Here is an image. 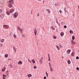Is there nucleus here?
Returning <instances> with one entry per match:
<instances>
[{
  "instance_id": "obj_53",
  "label": "nucleus",
  "mask_w": 79,
  "mask_h": 79,
  "mask_svg": "<svg viewBox=\"0 0 79 79\" xmlns=\"http://www.w3.org/2000/svg\"><path fill=\"white\" fill-rule=\"evenodd\" d=\"M55 5H56V4H55Z\"/></svg>"
},
{
  "instance_id": "obj_30",
  "label": "nucleus",
  "mask_w": 79,
  "mask_h": 79,
  "mask_svg": "<svg viewBox=\"0 0 79 79\" xmlns=\"http://www.w3.org/2000/svg\"><path fill=\"white\" fill-rule=\"evenodd\" d=\"M13 37H15V38H16V35H15V34L13 35Z\"/></svg>"
},
{
  "instance_id": "obj_40",
  "label": "nucleus",
  "mask_w": 79,
  "mask_h": 79,
  "mask_svg": "<svg viewBox=\"0 0 79 79\" xmlns=\"http://www.w3.org/2000/svg\"><path fill=\"white\" fill-rule=\"evenodd\" d=\"M66 27H67L66 26V25H65L64 26V28H66Z\"/></svg>"
},
{
  "instance_id": "obj_35",
  "label": "nucleus",
  "mask_w": 79,
  "mask_h": 79,
  "mask_svg": "<svg viewBox=\"0 0 79 79\" xmlns=\"http://www.w3.org/2000/svg\"><path fill=\"white\" fill-rule=\"evenodd\" d=\"M34 69H36V68H37V67H36L35 66H34Z\"/></svg>"
},
{
  "instance_id": "obj_25",
  "label": "nucleus",
  "mask_w": 79,
  "mask_h": 79,
  "mask_svg": "<svg viewBox=\"0 0 79 79\" xmlns=\"http://www.w3.org/2000/svg\"><path fill=\"white\" fill-rule=\"evenodd\" d=\"M73 40H74V39H75V37L74 36H72V38Z\"/></svg>"
},
{
  "instance_id": "obj_15",
  "label": "nucleus",
  "mask_w": 79,
  "mask_h": 79,
  "mask_svg": "<svg viewBox=\"0 0 79 79\" xmlns=\"http://www.w3.org/2000/svg\"><path fill=\"white\" fill-rule=\"evenodd\" d=\"M6 14L7 15H10V12L8 11H7L6 12Z\"/></svg>"
},
{
  "instance_id": "obj_49",
  "label": "nucleus",
  "mask_w": 79,
  "mask_h": 79,
  "mask_svg": "<svg viewBox=\"0 0 79 79\" xmlns=\"http://www.w3.org/2000/svg\"><path fill=\"white\" fill-rule=\"evenodd\" d=\"M39 16V15L38 14V15H37V16Z\"/></svg>"
},
{
  "instance_id": "obj_13",
  "label": "nucleus",
  "mask_w": 79,
  "mask_h": 79,
  "mask_svg": "<svg viewBox=\"0 0 79 79\" xmlns=\"http://www.w3.org/2000/svg\"><path fill=\"white\" fill-rule=\"evenodd\" d=\"M64 35V33L62 32L60 33V36H63Z\"/></svg>"
},
{
  "instance_id": "obj_12",
  "label": "nucleus",
  "mask_w": 79,
  "mask_h": 79,
  "mask_svg": "<svg viewBox=\"0 0 79 79\" xmlns=\"http://www.w3.org/2000/svg\"><path fill=\"white\" fill-rule=\"evenodd\" d=\"M22 63H23V62H22V61H19L18 62V64H21Z\"/></svg>"
},
{
  "instance_id": "obj_5",
  "label": "nucleus",
  "mask_w": 79,
  "mask_h": 79,
  "mask_svg": "<svg viewBox=\"0 0 79 79\" xmlns=\"http://www.w3.org/2000/svg\"><path fill=\"white\" fill-rule=\"evenodd\" d=\"M13 11H14V9H13L10 10V13H12Z\"/></svg>"
},
{
  "instance_id": "obj_37",
  "label": "nucleus",
  "mask_w": 79,
  "mask_h": 79,
  "mask_svg": "<svg viewBox=\"0 0 79 79\" xmlns=\"http://www.w3.org/2000/svg\"><path fill=\"white\" fill-rule=\"evenodd\" d=\"M28 61H29V62H30V63H32V62H31V60H29V59L28 60Z\"/></svg>"
},
{
  "instance_id": "obj_42",
  "label": "nucleus",
  "mask_w": 79,
  "mask_h": 79,
  "mask_svg": "<svg viewBox=\"0 0 79 79\" xmlns=\"http://www.w3.org/2000/svg\"><path fill=\"white\" fill-rule=\"evenodd\" d=\"M46 77H44V79H46Z\"/></svg>"
},
{
  "instance_id": "obj_36",
  "label": "nucleus",
  "mask_w": 79,
  "mask_h": 79,
  "mask_svg": "<svg viewBox=\"0 0 79 79\" xmlns=\"http://www.w3.org/2000/svg\"><path fill=\"white\" fill-rule=\"evenodd\" d=\"M76 69H77V70H78V71H79V67H77V68H76Z\"/></svg>"
},
{
  "instance_id": "obj_39",
  "label": "nucleus",
  "mask_w": 79,
  "mask_h": 79,
  "mask_svg": "<svg viewBox=\"0 0 79 79\" xmlns=\"http://www.w3.org/2000/svg\"><path fill=\"white\" fill-rule=\"evenodd\" d=\"M59 12L60 13H62V11H61V10H59Z\"/></svg>"
},
{
  "instance_id": "obj_1",
  "label": "nucleus",
  "mask_w": 79,
  "mask_h": 79,
  "mask_svg": "<svg viewBox=\"0 0 79 79\" xmlns=\"http://www.w3.org/2000/svg\"><path fill=\"white\" fill-rule=\"evenodd\" d=\"M9 3L8 4V6L9 8H11L12 7V4L14 3V2L12 0H11L9 1Z\"/></svg>"
},
{
  "instance_id": "obj_22",
  "label": "nucleus",
  "mask_w": 79,
  "mask_h": 79,
  "mask_svg": "<svg viewBox=\"0 0 79 79\" xmlns=\"http://www.w3.org/2000/svg\"><path fill=\"white\" fill-rule=\"evenodd\" d=\"M1 42H4V41H5V40L2 39L1 40Z\"/></svg>"
},
{
  "instance_id": "obj_10",
  "label": "nucleus",
  "mask_w": 79,
  "mask_h": 79,
  "mask_svg": "<svg viewBox=\"0 0 79 79\" xmlns=\"http://www.w3.org/2000/svg\"><path fill=\"white\" fill-rule=\"evenodd\" d=\"M67 53H69H69H70V52H71V50H67Z\"/></svg>"
},
{
  "instance_id": "obj_43",
  "label": "nucleus",
  "mask_w": 79,
  "mask_h": 79,
  "mask_svg": "<svg viewBox=\"0 0 79 79\" xmlns=\"http://www.w3.org/2000/svg\"><path fill=\"white\" fill-rule=\"evenodd\" d=\"M60 46L61 48H62V46H61V45H60Z\"/></svg>"
},
{
  "instance_id": "obj_20",
  "label": "nucleus",
  "mask_w": 79,
  "mask_h": 79,
  "mask_svg": "<svg viewBox=\"0 0 79 79\" xmlns=\"http://www.w3.org/2000/svg\"><path fill=\"white\" fill-rule=\"evenodd\" d=\"M8 54H6L5 55V58H7V57H8Z\"/></svg>"
},
{
  "instance_id": "obj_32",
  "label": "nucleus",
  "mask_w": 79,
  "mask_h": 79,
  "mask_svg": "<svg viewBox=\"0 0 79 79\" xmlns=\"http://www.w3.org/2000/svg\"><path fill=\"white\" fill-rule=\"evenodd\" d=\"M76 59H77V60H79V57L77 56V57H76Z\"/></svg>"
},
{
  "instance_id": "obj_45",
  "label": "nucleus",
  "mask_w": 79,
  "mask_h": 79,
  "mask_svg": "<svg viewBox=\"0 0 79 79\" xmlns=\"http://www.w3.org/2000/svg\"><path fill=\"white\" fill-rule=\"evenodd\" d=\"M48 61H50V59H48Z\"/></svg>"
},
{
  "instance_id": "obj_23",
  "label": "nucleus",
  "mask_w": 79,
  "mask_h": 79,
  "mask_svg": "<svg viewBox=\"0 0 79 79\" xmlns=\"http://www.w3.org/2000/svg\"><path fill=\"white\" fill-rule=\"evenodd\" d=\"M9 66L10 68H13V66L11 64H10L9 65Z\"/></svg>"
},
{
  "instance_id": "obj_9",
  "label": "nucleus",
  "mask_w": 79,
  "mask_h": 79,
  "mask_svg": "<svg viewBox=\"0 0 79 79\" xmlns=\"http://www.w3.org/2000/svg\"><path fill=\"white\" fill-rule=\"evenodd\" d=\"M5 69H6V68L5 67H3V68L2 69V72H3V71H5Z\"/></svg>"
},
{
  "instance_id": "obj_16",
  "label": "nucleus",
  "mask_w": 79,
  "mask_h": 79,
  "mask_svg": "<svg viewBox=\"0 0 79 79\" xmlns=\"http://www.w3.org/2000/svg\"><path fill=\"white\" fill-rule=\"evenodd\" d=\"M27 76L28 77H31L32 76V75L31 74H28L27 75Z\"/></svg>"
},
{
  "instance_id": "obj_28",
  "label": "nucleus",
  "mask_w": 79,
  "mask_h": 79,
  "mask_svg": "<svg viewBox=\"0 0 79 79\" xmlns=\"http://www.w3.org/2000/svg\"><path fill=\"white\" fill-rule=\"evenodd\" d=\"M48 64L49 65V66H50V67H52L51 64L50 63H49Z\"/></svg>"
},
{
  "instance_id": "obj_17",
  "label": "nucleus",
  "mask_w": 79,
  "mask_h": 79,
  "mask_svg": "<svg viewBox=\"0 0 79 79\" xmlns=\"http://www.w3.org/2000/svg\"><path fill=\"white\" fill-rule=\"evenodd\" d=\"M31 61L33 63H35V60L34 59L32 60Z\"/></svg>"
},
{
  "instance_id": "obj_18",
  "label": "nucleus",
  "mask_w": 79,
  "mask_h": 79,
  "mask_svg": "<svg viewBox=\"0 0 79 79\" xmlns=\"http://www.w3.org/2000/svg\"><path fill=\"white\" fill-rule=\"evenodd\" d=\"M6 74L7 76H8V71H7L6 73Z\"/></svg>"
},
{
  "instance_id": "obj_14",
  "label": "nucleus",
  "mask_w": 79,
  "mask_h": 79,
  "mask_svg": "<svg viewBox=\"0 0 79 79\" xmlns=\"http://www.w3.org/2000/svg\"><path fill=\"white\" fill-rule=\"evenodd\" d=\"M50 71H53V68L52 67H50Z\"/></svg>"
},
{
  "instance_id": "obj_27",
  "label": "nucleus",
  "mask_w": 79,
  "mask_h": 79,
  "mask_svg": "<svg viewBox=\"0 0 79 79\" xmlns=\"http://www.w3.org/2000/svg\"><path fill=\"white\" fill-rule=\"evenodd\" d=\"M53 39H56V37L55 36H53Z\"/></svg>"
},
{
  "instance_id": "obj_7",
  "label": "nucleus",
  "mask_w": 79,
  "mask_h": 79,
  "mask_svg": "<svg viewBox=\"0 0 79 79\" xmlns=\"http://www.w3.org/2000/svg\"><path fill=\"white\" fill-rule=\"evenodd\" d=\"M34 31L35 35H37V30L36 29H35L34 30Z\"/></svg>"
},
{
  "instance_id": "obj_8",
  "label": "nucleus",
  "mask_w": 79,
  "mask_h": 79,
  "mask_svg": "<svg viewBox=\"0 0 79 79\" xmlns=\"http://www.w3.org/2000/svg\"><path fill=\"white\" fill-rule=\"evenodd\" d=\"M20 32L22 34V33H23V31H24V29L22 28L21 29H20Z\"/></svg>"
},
{
  "instance_id": "obj_51",
  "label": "nucleus",
  "mask_w": 79,
  "mask_h": 79,
  "mask_svg": "<svg viewBox=\"0 0 79 79\" xmlns=\"http://www.w3.org/2000/svg\"><path fill=\"white\" fill-rule=\"evenodd\" d=\"M57 49H58V50H60V49H59V48H58Z\"/></svg>"
},
{
  "instance_id": "obj_29",
  "label": "nucleus",
  "mask_w": 79,
  "mask_h": 79,
  "mask_svg": "<svg viewBox=\"0 0 79 79\" xmlns=\"http://www.w3.org/2000/svg\"><path fill=\"white\" fill-rule=\"evenodd\" d=\"M51 29H52L53 30H55V28H54V27H51Z\"/></svg>"
},
{
  "instance_id": "obj_21",
  "label": "nucleus",
  "mask_w": 79,
  "mask_h": 79,
  "mask_svg": "<svg viewBox=\"0 0 79 79\" xmlns=\"http://www.w3.org/2000/svg\"><path fill=\"white\" fill-rule=\"evenodd\" d=\"M17 28H18V30H19V31H20V30H21V28H20L19 27H18Z\"/></svg>"
},
{
  "instance_id": "obj_47",
  "label": "nucleus",
  "mask_w": 79,
  "mask_h": 79,
  "mask_svg": "<svg viewBox=\"0 0 79 79\" xmlns=\"http://www.w3.org/2000/svg\"><path fill=\"white\" fill-rule=\"evenodd\" d=\"M48 56H50V55H49V54H48Z\"/></svg>"
},
{
  "instance_id": "obj_38",
  "label": "nucleus",
  "mask_w": 79,
  "mask_h": 79,
  "mask_svg": "<svg viewBox=\"0 0 79 79\" xmlns=\"http://www.w3.org/2000/svg\"><path fill=\"white\" fill-rule=\"evenodd\" d=\"M6 77H3V79H6Z\"/></svg>"
},
{
  "instance_id": "obj_44",
  "label": "nucleus",
  "mask_w": 79,
  "mask_h": 79,
  "mask_svg": "<svg viewBox=\"0 0 79 79\" xmlns=\"http://www.w3.org/2000/svg\"><path fill=\"white\" fill-rule=\"evenodd\" d=\"M56 47L57 49L58 48V47H59L58 46H56Z\"/></svg>"
},
{
  "instance_id": "obj_19",
  "label": "nucleus",
  "mask_w": 79,
  "mask_h": 79,
  "mask_svg": "<svg viewBox=\"0 0 79 79\" xmlns=\"http://www.w3.org/2000/svg\"><path fill=\"white\" fill-rule=\"evenodd\" d=\"M68 63L69 64H71V61L70 60H68Z\"/></svg>"
},
{
  "instance_id": "obj_4",
  "label": "nucleus",
  "mask_w": 79,
  "mask_h": 79,
  "mask_svg": "<svg viewBox=\"0 0 79 79\" xmlns=\"http://www.w3.org/2000/svg\"><path fill=\"white\" fill-rule=\"evenodd\" d=\"M18 13H15L14 14V18H17V16H18Z\"/></svg>"
},
{
  "instance_id": "obj_46",
  "label": "nucleus",
  "mask_w": 79,
  "mask_h": 79,
  "mask_svg": "<svg viewBox=\"0 0 79 79\" xmlns=\"http://www.w3.org/2000/svg\"><path fill=\"white\" fill-rule=\"evenodd\" d=\"M48 58V59H50V56H49Z\"/></svg>"
},
{
  "instance_id": "obj_31",
  "label": "nucleus",
  "mask_w": 79,
  "mask_h": 79,
  "mask_svg": "<svg viewBox=\"0 0 79 79\" xmlns=\"http://www.w3.org/2000/svg\"><path fill=\"white\" fill-rule=\"evenodd\" d=\"M46 76L48 77V73H47V72H46Z\"/></svg>"
},
{
  "instance_id": "obj_26",
  "label": "nucleus",
  "mask_w": 79,
  "mask_h": 79,
  "mask_svg": "<svg viewBox=\"0 0 79 79\" xmlns=\"http://www.w3.org/2000/svg\"><path fill=\"white\" fill-rule=\"evenodd\" d=\"M70 33L71 34H73V31L71 30H70Z\"/></svg>"
},
{
  "instance_id": "obj_24",
  "label": "nucleus",
  "mask_w": 79,
  "mask_h": 79,
  "mask_svg": "<svg viewBox=\"0 0 79 79\" xmlns=\"http://www.w3.org/2000/svg\"><path fill=\"white\" fill-rule=\"evenodd\" d=\"M74 52H72V54H71V56H74Z\"/></svg>"
},
{
  "instance_id": "obj_34",
  "label": "nucleus",
  "mask_w": 79,
  "mask_h": 79,
  "mask_svg": "<svg viewBox=\"0 0 79 79\" xmlns=\"http://www.w3.org/2000/svg\"><path fill=\"white\" fill-rule=\"evenodd\" d=\"M2 13V10H0V13L1 14Z\"/></svg>"
},
{
  "instance_id": "obj_50",
  "label": "nucleus",
  "mask_w": 79,
  "mask_h": 79,
  "mask_svg": "<svg viewBox=\"0 0 79 79\" xmlns=\"http://www.w3.org/2000/svg\"><path fill=\"white\" fill-rule=\"evenodd\" d=\"M38 1H41V0H37Z\"/></svg>"
},
{
  "instance_id": "obj_41",
  "label": "nucleus",
  "mask_w": 79,
  "mask_h": 79,
  "mask_svg": "<svg viewBox=\"0 0 79 79\" xmlns=\"http://www.w3.org/2000/svg\"><path fill=\"white\" fill-rule=\"evenodd\" d=\"M1 47H3V45L2 44H0Z\"/></svg>"
},
{
  "instance_id": "obj_2",
  "label": "nucleus",
  "mask_w": 79,
  "mask_h": 79,
  "mask_svg": "<svg viewBox=\"0 0 79 79\" xmlns=\"http://www.w3.org/2000/svg\"><path fill=\"white\" fill-rule=\"evenodd\" d=\"M43 59H44V58L43 57H41L40 60V64H42V63H43Z\"/></svg>"
},
{
  "instance_id": "obj_33",
  "label": "nucleus",
  "mask_w": 79,
  "mask_h": 79,
  "mask_svg": "<svg viewBox=\"0 0 79 79\" xmlns=\"http://www.w3.org/2000/svg\"><path fill=\"white\" fill-rule=\"evenodd\" d=\"M2 76L3 77H6V75H5V74H3L2 75Z\"/></svg>"
},
{
  "instance_id": "obj_11",
  "label": "nucleus",
  "mask_w": 79,
  "mask_h": 79,
  "mask_svg": "<svg viewBox=\"0 0 79 79\" xmlns=\"http://www.w3.org/2000/svg\"><path fill=\"white\" fill-rule=\"evenodd\" d=\"M71 42L72 44H76V42H74L73 40H72L71 41Z\"/></svg>"
},
{
  "instance_id": "obj_48",
  "label": "nucleus",
  "mask_w": 79,
  "mask_h": 79,
  "mask_svg": "<svg viewBox=\"0 0 79 79\" xmlns=\"http://www.w3.org/2000/svg\"><path fill=\"white\" fill-rule=\"evenodd\" d=\"M32 10H31V14H32Z\"/></svg>"
},
{
  "instance_id": "obj_3",
  "label": "nucleus",
  "mask_w": 79,
  "mask_h": 79,
  "mask_svg": "<svg viewBox=\"0 0 79 79\" xmlns=\"http://www.w3.org/2000/svg\"><path fill=\"white\" fill-rule=\"evenodd\" d=\"M3 27L6 29H8L9 28V26L7 25H3Z\"/></svg>"
},
{
  "instance_id": "obj_6",
  "label": "nucleus",
  "mask_w": 79,
  "mask_h": 79,
  "mask_svg": "<svg viewBox=\"0 0 79 79\" xmlns=\"http://www.w3.org/2000/svg\"><path fill=\"white\" fill-rule=\"evenodd\" d=\"M46 11L48 13H50V12H51V11H50V10L49 9H47L46 10Z\"/></svg>"
},
{
  "instance_id": "obj_52",
  "label": "nucleus",
  "mask_w": 79,
  "mask_h": 79,
  "mask_svg": "<svg viewBox=\"0 0 79 79\" xmlns=\"http://www.w3.org/2000/svg\"><path fill=\"white\" fill-rule=\"evenodd\" d=\"M62 58H63V57L62 56Z\"/></svg>"
}]
</instances>
